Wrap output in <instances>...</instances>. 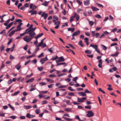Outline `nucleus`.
<instances>
[{
  "label": "nucleus",
  "instance_id": "obj_1",
  "mask_svg": "<svg viewBox=\"0 0 121 121\" xmlns=\"http://www.w3.org/2000/svg\"><path fill=\"white\" fill-rule=\"evenodd\" d=\"M29 36L26 35L23 38L24 40L27 42H29L31 40L34 36L35 35V34L34 33L32 34L30 33H29Z\"/></svg>",
  "mask_w": 121,
  "mask_h": 121
},
{
  "label": "nucleus",
  "instance_id": "obj_2",
  "mask_svg": "<svg viewBox=\"0 0 121 121\" xmlns=\"http://www.w3.org/2000/svg\"><path fill=\"white\" fill-rule=\"evenodd\" d=\"M86 116L88 117H93L94 115V114L92 111H89L87 112V114Z\"/></svg>",
  "mask_w": 121,
  "mask_h": 121
},
{
  "label": "nucleus",
  "instance_id": "obj_3",
  "mask_svg": "<svg viewBox=\"0 0 121 121\" xmlns=\"http://www.w3.org/2000/svg\"><path fill=\"white\" fill-rule=\"evenodd\" d=\"M86 97H83L81 98H78V102H84V100H86Z\"/></svg>",
  "mask_w": 121,
  "mask_h": 121
},
{
  "label": "nucleus",
  "instance_id": "obj_4",
  "mask_svg": "<svg viewBox=\"0 0 121 121\" xmlns=\"http://www.w3.org/2000/svg\"><path fill=\"white\" fill-rule=\"evenodd\" d=\"M48 60L47 58V57L46 56L44 58H42L40 60V62L42 63V64L43 65L45 62V61H47Z\"/></svg>",
  "mask_w": 121,
  "mask_h": 121
},
{
  "label": "nucleus",
  "instance_id": "obj_5",
  "mask_svg": "<svg viewBox=\"0 0 121 121\" xmlns=\"http://www.w3.org/2000/svg\"><path fill=\"white\" fill-rule=\"evenodd\" d=\"M58 60H56V62L57 63H58V62H62L65 60V59L64 57L63 56H61L59 57L58 58Z\"/></svg>",
  "mask_w": 121,
  "mask_h": 121
},
{
  "label": "nucleus",
  "instance_id": "obj_6",
  "mask_svg": "<svg viewBox=\"0 0 121 121\" xmlns=\"http://www.w3.org/2000/svg\"><path fill=\"white\" fill-rule=\"evenodd\" d=\"M80 31L77 30L76 31L74 32L72 35V36H74L79 35L80 34Z\"/></svg>",
  "mask_w": 121,
  "mask_h": 121
},
{
  "label": "nucleus",
  "instance_id": "obj_7",
  "mask_svg": "<svg viewBox=\"0 0 121 121\" xmlns=\"http://www.w3.org/2000/svg\"><path fill=\"white\" fill-rule=\"evenodd\" d=\"M29 13H31V15H32L36 14L37 13V12L36 11L34 10L33 9L31 10L29 12Z\"/></svg>",
  "mask_w": 121,
  "mask_h": 121
},
{
  "label": "nucleus",
  "instance_id": "obj_8",
  "mask_svg": "<svg viewBox=\"0 0 121 121\" xmlns=\"http://www.w3.org/2000/svg\"><path fill=\"white\" fill-rule=\"evenodd\" d=\"M60 24V22L59 21H58L56 22H55L54 23V25H56V26L55 27V28L56 29H58L59 27Z\"/></svg>",
  "mask_w": 121,
  "mask_h": 121
},
{
  "label": "nucleus",
  "instance_id": "obj_9",
  "mask_svg": "<svg viewBox=\"0 0 121 121\" xmlns=\"http://www.w3.org/2000/svg\"><path fill=\"white\" fill-rule=\"evenodd\" d=\"M35 116L31 115L30 113H28L26 115V117L29 118H32L35 117Z\"/></svg>",
  "mask_w": 121,
  "mask_h": 121
},
{
  "label": "nucleus",
  "instance_id": "obj_10",
  "mask_svg": "<svg viewBox=\"0 0 121 121\" xmlns=\"http://www.w3.org/2000/svg\"><path fill=\"white\" fill-rule=\"evenodd\" d=\"M78 93L79 95L81 96H86V94L83 92H79Z\"/></svg>",
  "mask_w": 121,
  "mask_h": 121
},
{
  "label": "nucleus",
  "instance_id": "obj_11",
  "mask_svg": "<svg viewBox=\"0 0 121 121\" xmlns=\"http://www.w3.org/2000/svg\"><path fill=\"white\" fill-rule=\"evenodd\" d=\"M32 9H33V10L37 8V7L36 5H34L33 6V4H31L30 6V9H32Z\"/></svg>",
  "mask_w": 121,
  "mask_h": 121
},
{
  "label": "nucleus",
  "instance_id": "obj_12",
  "mask_svg": "<svg viewBox=\"0 0 121 121\" xmlns=\"http://www.w3.org/2000/svg\"><path fill=\"white\" fill-rule=\"evenodd\" d=\"M43 35V33H42L40 34H39L37 36L34 37V38L36 39H37L38 38L42 36Z\"/></svg>",
  "mask_w": 121,
  "mask_h": 121
},
{
  "label": "nucleus",
  "instance_id": "obj_13",
  "mask_svg": "<svg viewBox=\"0 0 121 121\" xmlns=\"http://www.w3.org/2000/svg\"><path fill=\"white\" fill-rule=\"evenodd\" d=\"M64 65V66L65 67L67 65V64H66L65 63V62H61L60 63H57V64L56 65V66H58L59 65Z\"/></svg>",
  "mask_w": 121,
  "mask_h": 121
},
{
  "label": "nucleus",
  "instance_id": "obj_14",
  "mask_svg": "<svg viewBox=\"0 0 121 121\" xmlns=\"http://www.w3.org/2000/svg\"><path fill=\"white\" fill-rule=\"evenodd\" d=\"M34 80V78H32L26 81V83H28L29 82H33Z\"/></svg>",
  "mask_w": 121,
  "mask_h": 121
},
{
  "label": "nucleus",
  "instance_id": "obj_15",
  "mask_svg": "<svg viewBox=\"0 0 121 121\" xmlns=\"http://www.w3.org/2000/svg\"><path fill=\"white\" fill-rule=\"evenodd\" d=\"M90 47H92L93 48L95 49V50L96 49H97L98 48V46L96 45H94L93 44H91Z\"/></svg>",
  "mask_w": 121,
  "mask_h": 121
},
{
  "label": "nucleus",
  "instance_id": "obj_16",
  "mask_svg": "<svg viewBox=\"0 0 121 121\" xmlns=\"http://www.w3.org/2000/svg\"><path fill=\"white\" fill-rule=\"evenodd\" d=\"M23 107L26 109H28L31 108L32 106L30 105H25Z\"/></svg>",
  "mask_w": 121,
  "mask_h": 121
},
{
  "label": "nucleus",
  "instance_id": "obj_17",
  "mask_svg": "<svg viewBox=\"0 0 121 121\" xmlns=\"http://www.w3.org/2000/svg\"><path fill=\"white\" fill-rule=\"evenodd\" d=\"M36 29V28H32L30 30V31H31L30 33L31 34H32V33H34L35 34V35H36V34L35 32H34V31Z\"/></svg>",
  "mask_w": 121,
  "mask_h": 121
},
{
  "label": "nucleus",
  "instance_id": "obj_18",
  "mask_svg": "<svg viewBox=\"0 0 121 121\" xmlns=\"http://www.w3.org/2000/svg\"><path fill=\"white\" fill-rule=\"evenodd\" d=\"M83 2L84 4L85 5H89L90 4L89 1V0H87L85 1H84Z\"/></svg>",
  "mask_w": 121,
  "mask_h": 121
},
{
  "label": "nucleus",
  "instance_id": "obj_19",
  "mask_svg": "<svg viewBox=\"0 0 121 121\" xmlns=\"http://www.w3.org/2000/svg\"><path fill=\"white\" fill-rule=\"evenodd\" d=\"M84 40H85V42L86 43V45L88 46L89 45V43L88 42V39L87 38H86L84 39Z\"/></svg>",
  "mask_w": 121,
  "mask_h": 121
},
{
  "label": "nucleus",
  "instance_id": "obj_20",
  "mask_svg": "<svg viewBox=\"0 0 121 121\" xmlns=\"http://www.w3.org/2000/svg\"><path fill=\"white\" fill-rule=\"evenodd\" d=\"M91 9L93 11H97L99 10V9L96 8L95 7H92Z\"/></svg>",
  "mask_w": 121,
  "mask_h": 121
},
{
  "label": "nucleus",
  "instance_id": "obj_21",
  "mask_svg": "<svg viewBox=\"0 0 121 121\" xmlns=\"http://www.w3.org/2000/svg\"><path fill=\"white\" fill-rule=\"evenodd\" d=\"M45 39V38H44L42 40L41 42L38 45V46L40 47L43 45V40Z\"/></svg>",
  "mask_w": 121,
  "mask_h": 121
},
{
  "label": "nucleus",
  "instance_id": "obj_22",
  "mask_svg": "<svg viewBox=\"0 0 121 121\" xmlns=\"http://www.w3.org/2000/svg\"><path fill=\"white\" fill-rule=\"evenodd\" d=\"M63 118L65 120L68 121H71L72 120L71 119H69L67 117H65L64 116H63Z\"/></svg>",
  "mask_w": 121,
  "mask_h": 121
},
{
  "label": "nucleus",
  "instance_id": "obj_23",
  "mask_svg": "<svg viewBox=\"0 0 121 121\" xmlns=\"http://www.w3.org/2000/svg\"><path fill=\"white\" fill-rule=\"evenodd\" d=\"M30 30L28 28L25 30V31L24 33H26V34H28V33L29 34V33H31V31H30Z\"/></svg>",
  "mask_w": 121,
  "mask_h": 121
},
{
  "label": "nucleus",
  "instance_id": "obj_24",
  "mask_svg": "<svg viewBox=\"0 0 121 121\" xmlns=\"http://www.w3.org/2000/svg\"><path fill=\"white\" fill-rule=\"evenodd\" d=\"M15 32V31L13 30L10 32L9 34V37H11Z\"/></svg>",
  "mask_w": 121,
  "mask_h": 121
},
{
  "label": "nucleus",
  "instance_id": "obj_25",
  "mask_svg": "<svg viewBox=\"0 0 121 121\" xmlns=\"http://www.w3.org/2000/svg\"><path fill=\"white\" fill-rule=\"evenodd\" d=\"M109 34V33L107 31H106L104 32V33L102 35V36L103 37L105 36L106 35Z\"/></svg>",
  "mask_w": 121,
  "mask_h": 121
},
{
  "label": "nucleus",
  "instance_id": "obj_26",
  "mask_svg": "<svg viewBox=\"0 0 121 121\" xmlns=\"http://www.w3.org/2000/svg\"><path fill=\"white\" fill-rule=\"evenodd\" d=\"M4 47H4L3 45L1 46L0 47V52L4 50Z\"/></svg>",
  "mask_w": 121,
  "mask_h": 121
},
{
  "label": "nucleus",
  "instance_id": "obj_27",
  "mask_svg": "<svg viewBox=\"0 0 121 121\" xmlns=\"http://www.w3.org/2000/svg\"><path fill=\"white\" fill-rule=\"evenodd\" d=\"M78 44L81 47H83V45L82 43V41L81 40L78 43Z\"/></svg>",
  "mask_w": 121,
  "mask_h": 121
},
{
  "label": "nucleus",
  "instance_id": "obj_28",
  "mask_svg": "<svg viewBox=\"0 0 121 121\" xmlns=\"http://www.w3.org/2000/svg\"><path fill=\"white\" fill-rule=\"evenodd\" d=\"M68 31H71L72 32H73L74 30V28H69L68 29Z\"/></svg>",
  "mask_w": 121,
  "mask_h": 121
},
{
  "label": "nucleus",
  "instance_id": "obj_29",
  "mask_svg": "<svg viewBox=\"0 0 121 121\" xmlns=\"http://www.w3.org/2000/svg\"><path fill=\"white\" fill-rule=\"evenodd\" d=\"M85 52L87 54H90L91 53V52L89 50L85 51Z\"/></svg>",
  "mask_w": 121,
  "mask_h": 121
},
{
  "label": "nucleus",
  "instance_id": "obj_30",
  "mask_svg": "<svg viewBox=\"0 0 121 121\" xmlns=\"http://www.w3.org/2000/svg\"><path fill=\"white\" fill-rule=\"evenodd\" d=\"M118 54H119L118 52H116V53L115 54H112L111 55V56H117Z\"/></svg>",
  "mask_w": 121,
  "mask_h": 121
},
{
  "label": "nucleus",
  "instance_id": "obj_31",
  "mask_svg": "<svg viewBox=\"0 0 121 121\" xmlns=\"http://www.w3.org/2000/svg\"><path fill=\"white\" fill-rule=\"evenodd\" d=\"M19 92V91H17L15 93H14L13 94H12V96H15L17 95Z\"/></svg>",
  "mask_w": 121,
  "mask_h": 121
},
{
  "label": "nucleus",
  "instance_id": "obj_32",
  "mask_svg": "<svg viewBox=\"0 0 121 121\" xmlns=\"http://www.w3.org/2000/svg\"><path fill=\"white\" fill-rule=\"evenodd\" d=\"M8 105L9 107L13 111H14L15 109L10 104H9Z\"/></svg>",
  "mask_w": 121,
  "mask_h": 121
},
{
  "label": "nucleus",
  "instance_id": "obj_33",
  "mask_svg": "<svg viewBox=\"0 0 121 121\" xmlns=\"http://www.w3.org/2000/svg\"><path fill=\"white\" fill-rule=\"evenodd\" d=\"M40 110L39 109H37L35 111V113L37 114H38L40 113Z\"/></svg>",
  "mask_w": 121,
  "mask_h": 121
},
{
  "label": "nucleus",
  "instance_id": "obj_34",
  "mask_svg": "<svg viewBox=\"0 0 121 121\" xmlns=\"http://www.w3.org/2000/svg\"><path fill=\"white\" fill-rule=\"evenodd\" d=\"M76 21H78L80 18L79 16L77 14L76 15Z\"/></svg>",
  "mask_w": 121,
  "mask_h": 121
},
{
  "label": "nucleus",
  "instance_id": "obj_35",
  "mask_svg": "<svg viewBox=\"0 0 121 121\" xmlns=\"http://www.w3.org/2000/svg\"><path fill=\"white\" fill-rule=\"evenodd\" d=\"M68 95L69 96H74V92H70L68 93Z\"/></svg>",
  "mask_w": 121,
  "mask_h": 121
},
{
  "label": "nucleus",
  "instance_id": "obj_36",
  "mask_svg": "<svg viewBox=\"0 0 121 121\" xmlns=\"http://www.w3.org/2000/svg\"><path fill=\"white\" fill-rule=\"evenodd\" d=\"M84 93H91V92L88 91L87 89H86Z\"/></svg>",
  "mask_w": 121,
  "mask_h": 121
},
{
  "label": "nucleus",
  "instance_id": "obj_37",
  "mask_svg": "<svg viewBox=\"0 0 121 121\" xmlns=\"http://www.w3.org/2000/svg\"><path fill=\"white\" fill-rule=\"evenodd\" d=\"M43 97L44 99H48L50 98L49 96H47L46 95L43 96Z\"/></svg>",
  "mask_w": 121,
  "mask_h": 121
},
{
  "label": "nucleus",
  "instance_id": "obj_38",
  "mask_svg": "<svg viewBox=\"0 0 121 121\" xmlns=\"http://www.w3.org/2000/svg\"><path fill=\"white\" fill-rule=\"evenodd\" d=\"M85 108L86 109H90L91 108V105L86 106H85Z\"/></svg>",
  "mask_w": 121,
  "mask_h": 121
},
{
  "label": "nucleus",
  "instance_id": "obj_39",
  "mask_svg": "<svg viewBox=\"0 0 121 121\" xmlns=\"http://www.w3.org/2000/svg\"><path fill=\"white\" fill-rule=\"evenodd\" d=\"M47 101L46 100H43L42 101L41 103L42 104H43L47 103Z\"/></svg>",
  "mask_w": 121,
  "mask_h": 121
},
{
  "label": "nucleus",
  "instance_id": "obj_40",
  "mask_svg": "<svg viewBox=\"0 0 121 121\" xmlns=\"http://www.w3.org/2000/svg\"><path fill=\"white\" fill-rule=\"evenodd\" d=\"M9 118H10L13 119H16V117L15 116H10L9 117Z\"/></svg>",
  "mask_w": 121,
  "mask_h": 121
},
{
  "label": "nucleus",
  "instance_id": "obj_41",
  "mask_svg": "<svg viewBox=\"0 0 121 121\" xmlns=\"http://www.w3.org/2000/svg\"><path fill=\"white\" fill-rule=\"evenodd\" d=\"M14 18H15L14 17V16H13L12 17V18L9 19L8 20H9V22L10 21H12L14 20Z\"/></svg>",
  "mask_w": 121,
  "mask_h": 121
},
{
  "label": "nucleus",
  "instance_id": "obj_42",
  "mask_svg": "<svg viewBox=\"0 0 121 121\" xmlns=\"http://www.w3.org/2000/svg\"><path fill=\"white\" fill-rule=\"evenodd\" d=\"M6 30H2L0 32V34H2L4 33L5 34V31Z\"/></svg>",
  "mask_w": 121,
  "mask_h": 121
},
{
  "label": "nucleus",
  "instance_id": "obj_43",
  "mask_svg": "<svg viewBox=\"0 0 121 121\" xmlns=\"http://www.w3.org/2000/svg\"><path fill=\"white\" fill-rule=\"evenodd\" d=\"M9 20H8L6 22L4 23V25L6 26H7L8 24L9 23Z\"/></svg>",
  "mask_w": 121,
  "mask_h": 121
},
{
  "label": "nucleus",
  "instance_id": "obj_44",
  "mask_svg": "<svg viewBox=\"0 0 121 121\" xmlns=\"http://www.w3.org/2000/svg\"><path fill=\"white\" fill-rule=\"evenodd\" d=\"M68 45L71 47L73 49H75V48L72 44H69Z\"/></svg>",
  "mask_w": 121,
  "mask_h": 121
},
{
  "label": "nucleus",
  "instance_id": "obj_45",
  "mask_svg": "<svg viewBox=\"0 0 121 121\" xmlns=\"http://www.w3.org/2000/svg\"><path fill=\"white\" fill-rule=\"evenodd\" d=\"M96 4L99 7L102 8H103L104 6L102 4L98 3H96Z\"/></svg>",
  "mask_w": 121,
  "mask_h": 121
},
{
  "label": "nucleus",
  "instance_id": "obj_46",
  "mask_svg": "<svg viewBox=\"0 0 121 121\" xmlns=\"http://www.w3.org/2000/svg\"><path fill=\"white\" fill-rule=\"evenodd\" d=\"M95 16L96 17L99 18H101V17L100 15L99 14H97L95 15Z\"/></svg>",
  "mask_w": 121,
  "mask_h": 121
},
{
  "label": "nucleus",
  "instance_id": "obj_47",
  "mask_svg": "<svg viewBox=\"0 0 121 121\" xmlns=\"http://www.w3.org/2000/svg\"><path fill=\"white\" fill-rule=\"evenodd\" d=\"M39 85L41 86H43V85H45L46 84V83L44 82H40L39 83Z\"/></svg>",
  "mask_w": 121,
  "mask_h": 121
},
{
  "label": "nucleus",
  "instance_id": "obj_48",
  "mask_svg": "<svg viewBox=\"0 0 121 121\" xmlns=\"http://www.w3.org/2000/svg\"><path fill=\"white\" fill-rule=\"evenodd\" d=\"M44 69L43 67H38V69L40 71H41Z\"/></svg>",
  "mask_w": 121,
  "mask_h": 121
},
{
  "label": "nucleus",
  "instance_id": "obj_49",
  "mask_svg": "<svg viewBox=\"0 0 121 121\" xmlns=\"http://www.w3.org/2000/svg\"><path fill=\"white\" fill-rule=\"evenodd\" d=\"M101 46H103V49L104 50H106L107 48L104 45H102Z\"/></svg>",
  "mask_w": 121,
  "mask_h": 121
},
{
  "label": "nucleus",
  "instance_id": "obj_50",
  "mask_svg": "<svg viewBox=\"0 0 121 121\" xmlns=\"http://www.w3.org/2000/svg\"><path fill=\"white\" fill-rule=\"evenodd\" d=\"M33 75V73H31V74L30 75H27L26 76V77L27 78H29L31 77Z\"/></svg>",
  "mask_w": 121,
  "mask_h": 121
},
{
  "label": "nucleus",
  "instance_id": "obj_51",
  "mask_svg": "<svg viewBox=\"0 0 121 121\" xmlns=\"http://www.w3.org/2000/svg\"><path fill=\"white\" fill-rule=\"evenodd\" d=\"M13 39H11L9 41L8 43V45H9L12 42Z\"/></svg>",
  "mask_w": 121,
  "mask_h": 121
},
{
  "label": "nucleus",
  "instance_id": "obj_52",
  "mask_svg": "<svg viewBox=\"0 0 121 121\" xmlns=\"http://www.w3.org/2000/svg\"><path fill=\"white\" fill-rule=\"evenodd\" d=\"M71 109L70 108H66L65 109V111L67 112L70 111L71 110Z\"/></svg>",
  "mask_w": 121,
  "mask_h": 121
},
{
  "label": "nucleus",
  "instance_id": "obj_53",
  "mask_svg": "<svg viewBox=\"0 0 121 121\" xmlns=\"http://www.w3.org/2000/svg\"><path fill=\"white\" fill-rule=\"evenodd\" d=\"M37 100L36 99H34L33 100L32 103L33 104H35L37 102Z\"/></svg>",
  "mask_w": 121,
  "mask_h": 121
},
{
  "label": "nucleus",
  "instance_id": "obj_54",
  "mask_svg": "<svg viewBox=\"0 0 121 121\" xmlns=\"http://www.w3.org/2000/svg\"><path fill=\"white\" fill-rule=\"evenodd\" d=\"M43 56V53H41L40 55H39L38 56V58H40Z\"/></svg>",
  "mask_w": 121,
  "mask_h": 121
},
{
  "label": "nucleus",
  "instance_id": "obj_55",
  "mask_svg": "<svg viewBox=\"0 0 121 121\" xmlns=\"http://www.w3.org/2000/svg\"><path fill=\"white\" fill-rule=\"evenodd\" d=\"M78 79V77H77L73 78V81H76V82H76V80Z\"/></svg>",
  "mask_w": 121,
  "mask_h": 121
},
{
  "label": "nucleus",
  "instance_id": "obj_56",
  "mask_svg": "<svg viewBox=\"0 0 121 121\" xmlns=\"http://www.w3.org/2000/svg\"><path fill=\"white\" fill-rule=\"evenodd\" d=\"M13 13L14 14H15L17 16H18V17H22V16L21 15H19V14L15 13L14 12Z\"/></svg>",
  "mask_w": 121,
  "mask_h": 121
},
{
  "label": "nucleus",
  "instance_id": "obj_57",
  "mask_svg": "<svg viewBox=\"0 0 121 121\" xmlns=\"http://www.w3.org/2000/svg\"><path fill=\"white\" fill-rule=\"evenodd\" d=\"M22 25V23H21L19 25H18L17 26V28H21V26Z\"/></svg>",
  "mask_w": 121,
  "mask_h": 121
},
{
  "label": "nucleus",
  "instance_id": "obj_58",
  "mask_svg": "<svg viewBox=\"0 0 121 121\" xmlns=\"http://www.w3.org/2000/svg\"><path fill=\"white\" fill-rule=\"evenodd\" d=\"M30 60H29L28 61L26 62H25V65H27L28 63H29L30 62Z\"/></svg>",
  "mask_w": 121,
  "mask_h": 121
},
{
  "label": "nucleus",
  "instance_id": "obj_59",
  "mask_svg": "<svg viewBox=\"0 0 121 121\" xmlns=\"http://www.w3.org/2000/svg\"><path fill=\"white\" fill-rule=\"evenodd\" d=\"M53 84H52L49 85H48V86L49 88H51L52 87Z\"/></svg>",
  "mask_w": 121,
  "mask_h": 121
},
{
  "label": "nucleus",
  "instance_id": "obj_60",
  "mask_svg": "<svg viewBox=\"0 0 121 121\" xmlns=\"http://www.w3.org/2000/svg\"><path fill=\"white\" fill-rule=\"evenodd\" d=\"M117 44L116 43H113L111 44V46H116L117 45Z\"/></svg>",
  "mask_w": 121,
  "mask_h": 121
},
{
  "label": "nucleus",
  "instance_id": "obj_61",
  "mask_svg": "<svg viewBox=\"0 0 121 121\" xmlns=\"http://www.w3.org/2000/svg\"><path fill=\"white\" fill-rule=\"evenodd\" d=\"M65 80L67 81L68 82H69L70 81L71 79L70 78H68L66 79H65Z\"/></svg>",
  "mask_w": 121,
  "mask_h": 121
},
{
  "label": "nucleus",
  "instance_id": "obj_62",
  "mask_svg": "<svg viewBox=\"0 0 121 121\" xmlns=\"http://www.w3.org/2000/svg\"><path fill=\"white\" fill-rule=\"evenodd\" d=\"M62 13L64 15H65L66 13V11L65 9H64L63 11L62 12Z\"/></svg>",
  "mask_w": 121,
  "mask_h": 121
},
{
  "label": "nucleus",
  "instance_id": "obj_63",
  "mask_svg": "<svg viewBox=\"0 0 121 121\" xmlns=\"http://www.w3.org/2000/svg\"><path fill=\"white\" fill-rule=\"evenodd\" d=\"M12 82V80L11 79H10L8 82V84H11Z\"/></svg>",
  "mask_w": 121,
  "mask_h": 121
},
{
  "label": "nucleus",
  "instance_id": "obj_64",
  "mask_svg": "<svg viewBox=\"0 0 121 121\" xmlns=\"http://www.w3.org/2000/svg\"><path fill=\"white\" fill-rule=\"evenodd\" d=\"M76 1L80 5H81L82 4V2L79 0H77Z\"/></svg>",
  "mask_w": 121,
  "mask_h": 121
}]
</instances>
